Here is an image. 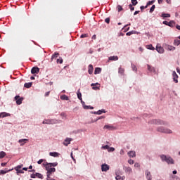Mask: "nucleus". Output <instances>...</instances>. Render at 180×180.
Listing matches in <instances>:
<instances>
[{
  "label": "nucleus",
  "mask_w": 180,
  "mask_h": 180,
  "mask_svg": "<svg viewBox=\"0 0 180 180\" xmlns=\"http://www.w3.org/2000/svg\"><path fill=\"white\" fill-rule=\"evenodd\" d=\"M162 161H165L167 164H174V159L172 158L167 156L165 155H160Z\"/></svg>",
  "instance_id": "obj_1"
},
{
  "label": "nucleus",
  "mask_w": 180,
  "mask_h": 180,
  "mask_svg": "<svg viewBox=\"0 0 180 180\" xmlns=\"http://www.w3.org/2000/svg\"><path fill=\"white\" fill-rule=\"evenodd\" d=\"M150 124H157L158 126L163 125L165 126L167 124L166 122H164L161 120H153L150 122Z\"/></svg>",
  "instance_id": "obj_2"
},
{
  "label": "nucleus",
  "mask_w": 180,
  "mask_h": 180,
  "mask_svg": "<svg viewBox=\"0 0 180 180\" xmlns=\"http://www.w3.org/2000/svg\"><path fill=\"white\" fill-rule=\"evenodd\" d=\"M45 167L46 172V176H51L53 172H56V168L50 167V166L44 165Z\"/></svg>",
  "instance_id": "obj_3"
},
{
  "label": "nucleus",
  "mask_w": 180,
  "mask_h": 180,
  "mask_svg": "<svg viewBox=\"0 0 180 180\" xmlns=\"http://www.w3.org/2000/svg\"><path fill=\"white\" fill-rule=\"evenodd\" d=\"M158 131H159L160 133H165L167 134H171V133H172V131L171 129L165 128L163 127H158Z\"/></svg>",
  "instance_id": "obj_4"
},
{
  "label": "nucleus",
  "mask_w": 180,
  "mask_h": 180,
  "mask_svg": "<svg viewBox=\"0 0 180 180\" xmlns=\"http://www.w3.org/2000/svg\"><path fill=\"white\" fill-rule=\"evenodd\" d=\"M42 123L43 124H56L58 121L57 120H44Z\"/></svg>",
  "instance_id": "obj_5"
},
{
  "label": "nucleus",
  "mask_w": 180,
  "mask_h": 180,
  "mask_svg": "<svg viewBox=\"0 0 180 180\" xmlns=\"http://www.w3.org/2000/svg\"><path fill=\"white\" fill-rule=\"evenodd\" d=\"M22 167H23V165H20L14 167L15 171H17V175H19V174H25V172H23V169H20V168H22Z\"/></svg>",
  "instance_id": "obj_6"
},
{
  "label": "nucleus",
  "mask_w": 180,
  "mask_h": 180,
  "mask_svg": "<svg viewBox=\"0 0 180 180\" xmlns=\"http://www.w3.org/2000/svg\"><path fill=\"white\" fill-rule=\"evenodd\" d=\"M163 25H166V26H169L170 27H174L175 26V22L174 20L172 21H163Z\"/></svg>",
  "instance_id": "obj_7"
},
{
  "label": "nucleus",
  "mask_w": 180,
  "mask_h": 180,
  "mask_svg": "<svg viewBox=\"0 0 180 180\" xmlns=\"http://www.w3.org/2000/svg\"><path fill=\"white\" fill-rule=\"evenodd\" d=\"M91 86H93L92 89H94V91H98V89H101V84L99 83H92L91 84Z\"/></svg>",
  "instance_id": "obj_8"
},
{
  "label": "nucleus",
  "mask_w": 180,
  "mask_h": 180,
  "mask_svg": "<svg viewBox=\"0 0 180 180\" xmlns=\"http://www.w3.org/2000/svg\"><path fill=\"white\" fill-rule=\"evenodd\" d=\"M15 100L16 101L17 105H22V102L23 101V98H20V96H15Z\"/></svg>",
  "instance_id": "obj_9"
},
{
  "label": "nucleus",
  "mask_w": 180,
  "mask_h": 180,
  "mask_svg": "<svg viewBox=\"0 0 180 180\" xmlns=\"http://www.w3.org/2000/svg\"><path fill=\"white\" fill-rule=\"evenodd\" d=\"M172 77H173V81L174 82H175V84H178V75L176 74V72L175 71H174L172 72Z\"/></svg>",
  "instance_id": "obj_10"
},
{
  "label": "nucleus",
  "mask_w": 180,
  "mask_h": 180,
  "mask_svg": "<svg viewBox=\"0 0 180 180\" xmlns=\"http://www.w3.org/2000/svg\"><path fill=\"white\" fill-rule=\"evenodd\" d=\"M43 165H46L47 167H50L51 168V167H57V165H58V162H55L53 163L46 162V163H43Z\"/></svg>",
  "instance_id": "obj_11"
},
{
  "label": "nucleus",
  "mask_w": 180,
  "mask_h": 180,
  "mask_svg": "<svg viewBox=\"0 0 180 180\" xmlns=\"http://www.w3.org/2000/svg\"><path fill=\"white\" fill-rule=\"evenodd\" d=\"M109 168H110L109 165H108L106 164L101 165V171L103 172H106V171H109Z\"/></svg>",
  "instance_id": "obj_12"
},
{
  "label": "nucleus",
  "mask_w": 180,
  "mask_h": 180,
  "mask_svg": "<svg viewBox=\"0 0 180 180\" xmlns=\"http://www.w3.org/2000/svg\"><path fill=\"white\" fill-rule=\"evenodd\" d=\"M72 141V139L71 138H66L63 142L64 146H68V144H71V141Z\"/></svg>",
  "instance_id": "obj_13"
},
{
  "label": "nucleus",
  "mask_w": 180,
  "mask_h": 180,
  "mask_svg": "<svg viewBox=\"0 0 180 180\" xmlns=\"http://www.w3.org/2000/svg\"><path fill=\"white\" fill-rule=\"evenodd\" d=\"M29 141V139H20L18 141V143H20V145L22 146H25V144H26V142Z\"/></svg>",
  "instance_id": "obj_14"
},
{
  "label": "nucleus",
  "mask_w": 180,
  "mask_h": 180,
  "mask_svg": "<svg viewBox=\"0 0 180 180\" xmlns=\"http://www.w3.org/2000/svg\"><path fill=\"white\" fill-rule=\"evenodd\" d=\"M103 129H107L108 130H116V127L112 126V125H105L103 127Z\"/></svg>",
  "instance_id": "obj_15"
},
{
  "label": "nucleus",
  "mask_w": 180,
  "mask_h": 180,
  "mask_svg": "<svg viewBox=\"0 0 180 180\" xmlns=\"http://www.w3.org/2000/svg\"><path fill=\"white\" fill-rule=\"evenodd\" d=\"M124 169L126 174H131V172H133V170L129 167H124Z\"/></svg>",
  "instance_id": "obj_16"
},
{
  "label": "nucleus",
  "mask_w": 180,
  "mask_h": 180,
  "mask_svg": "<svg viewBox=\"0 0 180 180\" xmlns=\"http://www.w3.org/2000/svg\"><path fill=\"white\" fill-rule=\"evenodd\" d=\"M119 60V57L117 56H110L108 58V61H117Z\"/></svg>",
  "instance_id": "obj_17"
},
{
  "label": "nucleus",
  "mask_w": 180,
  "mask_h": 180,
  "mask_svg": "<svg viewBox=\"0 0 180 180\" xmlns=\"http://www.w3.org/2000/svg\"><path fill=\"white\" fill-rule=\"evenodd\" d=\"M156 50L158 52H159L160 54H162L164 53V48L157 45Z\"/></svg>",
  "instance_id": "obj_18"
},
{
  "label": "nucleus",
  "mask_w": 180,
  "mask_h": 180,
  "mask_svg": "<svg viewBox=\"0 0 180 180\" xmlns=\"http://www.w3.org/2000/svg\"><path fill=\"white\" fill-rule=\"evenodd\" d=\"M39 72H40L39 68H32L31 70V74H39Z\"/></svg>",
  "instance_id": "obj_19"
},
{
  "label": "nucleus",
  "mask_w": 180,
  "mask_h": 180,
  "mask_svg": "<svg viewBox=\"0 0 180 180\" xmlns=\"http://www.w3.org/2000/svg\"><path fill=\"white\" fill-rule=\"evenodd\" d=\"M145 174L148 180L151 179V172H150L148 170H146Z\"/></svg>",
  "instance_id": "obj_20"
},
{
  "label": "nucleus",
  "mask_w": 180,
  "mask_h": 180,
  "mask_svg": "<svg viewBox=\"0 0 180 180\" xmlns=\"http://www.w3.org/2000/svg\"><path fill=\"white\" fill-rule=\"evenodd\" d=\"M49 155H51V157H58V155H60V153L57 152H51L49 153Z\"/></svg>",
  "instance_id": "obj_21"
},
{
  "label": "nucleus",
  "mask_w": 180,
  "mask_h": 180,
  "mask_svg": "<svg viewBox=\"0 0 180 180\" xmlns=\"http://www.w3.org/2000/svg\"><path fill=\"white\" fill-rule=\"evenodd\" d=\"M129 157H131L132 158L136 157V152L135 151H129L128 152Z\"/></svg>",
  "instance_id": "obj_22"
},
{
  "label": "nucleus",
  "mask_w": 180,
  "mask_h": 180,
  "mask_svg": "<svg viewBox=\"0 0 180 180\" xmlns=\"http://www.w3.org/2000/svg\"><path fill=\"white\" fill-rule=\"evenodd\" d=\"M58 56H60V53H58V52H55L54 54L52 55L51 56V61H53V60H54V58H57V57H58Z\"/></svg>",
  "instance_id": "obj_23"
},
{
  "label": "nucleus",
  "mask_w": 180,
  "mask_h": 180,
  "mask_svg": "<svg viewBox=\"0 0 180 180\" xmlns=\"http://www.w3.org/2000/svg\"><path fill=\"white\" fill-rule=\"evenodd\" d=\"M167 50H169L170 51H174L175 50V46L167 45L166 46Z\"/></svg>",
  "instance_id": "obj_24"
},
{
  "label": "nucleus",
  "mask_w": 180,
  "mask_h": 180,
  "mask_svg": "<svg viewBox=\"0 0 180 180\" xmlns=\"http://www.w3.org/2000/svg\"><path fill=\"white\" fill-rule=\"evenodd\" d=\"M102 113H106V111L105 110H99L97 112H94V115H102Z\"/></svg>",
  "instance_id": "obj_25"
},
{
  "label": "nucleus",
  "mask_w": 180,
  "mask_h": 180,
  "mask_svg": "<svg viewBox=\"0 0 180 180\" xmlns=\"http://www.w3.org/2000/svg\"><path fill=\"white\" fill-rule=\"evenodd\" d=\"M33 85V82H29V83H25L24 84L25 88H32V86Z\"/></svg>",
  "instance_id": "obj_26"
},
{
  "label": "nucleus",
  "mask_w": 180,
  "mask_h": 180,
  "mask_svg": "<svg viewBox=\"0 0 180 180\" xmlns=\"http://www.w3.org/2000/svg\"><path fill=\"white\" fill-rule=\"evenodd\" d=\"M60 99L62 101H69L70 100V98H68V96L67 95L60 96Z\"/></svg>",
  "instance_id": "obj_27"
},
{
  "label": "nucleus",
  "mask_w": 180,
  "mask_h": 180,
  "mask_svg": "<svg viewBox=\"0 0 180 180\" xmlns=\"http://www.w3.org/2000/svg\"><path fill=\"white\" fill-rule=\"evenodd\" d=\"M7 116H10V115L5 112L0 113V119H1V117H6Z\"/></svg>",
  "instance_id": "obj_28"
},
{
  "label": "nucleus",
  "mask_w": 180,
  "mask_h": 180,
  "mask_svg": "<svg viewBox=\"0 0 180 180\" xmlns=\"http://www.w3.org/2000/svg\"><path fill=\"white\" fill-rule=\"evenodd\" d=\"M77 98L79 101H82V94L79 92V89L77 91Z\"/></svg>",
  "instance_id": "obj_29"
},
{
  "label": "nucleus",
  "mask_w": 180,
  "mask_h": 180,
  "mask_svg": "<svg viewBox=\"0 0 180 180\" xmlns=\"http://www.w3.org/2000/svg\"><path fill=\"white\" fill-rule=\"evenodd\" d=\"M162 18H171V14L163 13H162Z\"/></svg>",
  "instance_id": "obj_30"
},
{
  "label": "nucleus",
  "mask_w": 180,
  "mask_h": 180,
  "mask_svg": "<svg viewBox=\"0 0 180 180\" xmlns=\"http://www.w3.org/2000/svg\"><path fill=\"white\" fill-rule=\"evenodd\" d=\"M180 44V40L179 39H175L174 41V46H179Z\"/></svg>",
  "instance_id": "obj_31"
},
{
  "label": "nucleus",
  "mask_w": 180,
  "mask_h": 180,
  "mask_svg": "<svg viewBox=\"0 0 180 180\" xmlns=\"http://www.w3.org/2000/svg\"><path fill=\"white\" fill-rule=\"evenodd\" d=\"M6 155V153L4 151L0 152V158H4Z\"/></svg>",
  "instance_id": "obj_32"
},
{
  "label": "nucleus",
  "mask_w": 180,
  "mask_h": 180,
  "mask_svg": "<svg viewBox=\"0 0 180 180\" xmlns=\"http://www.w3.org/2000/svg\"><path fill=\"white\" fill-rule=\"evenodd\" d=\"M102 71L101 68H96L94 71V74H99Z\"/></svg>",
  "instance_id": "obj_33"
},
{
  "label": "nucleus",
  "mask_w": 180,
  "mask_h": 180,
  "mask_svg": "<svg viewBox=\"0 0 180 180\" xmlns=\"http://www.w3.org/2000/svg\"><path fill=\"white\" fill-rule=\"evenodd\" d=\"M115 179H116V180H124V176H121L117 175V176L115 177Z\"/></svg>",
  "instance_id": "obj_34"
},
{
  "label": "nucleus",
  "mask_w": 180,
  "mask_h": 180,
  "mask_svg": "<svg viewBox=\"0 0 180 180\" xmlns=\"http://www.w3.org/2000/svg\"><path fill=\"white\" fill-rule=\"evenodd\" d=\"M155 9V5H153L152 7L150 8V13H153L154 12V10Z\"/></svg>",
  "instance_id": "obj_35"
},
{
  "label": "nucleus",
  "mask_w": 180,
  "mask_h": 180,
  "mask_svg": "<svg viewBox=\"0 0 180 180\" xmlns=\"http://www.w3.org/2000/svg\"><path fill=\"white\" fill-rule=\"evenodd\" d=\"M132 6H136V5H137V4H139V2L137 1V0H131V1Z\"/></svg>",
  "instance_id": "obj_36"
},
{
  "label": "nucleus",
  "mask_w": 180,
  "mask_h": 180,
  "mask_svg": "<svg viewBox=\"0 0 180 180\" xmlns=\"http://www.w3.org/2000/svg\"><path fill=\"white\" fill-rule=\"evenodd\" d=\"M63 58H59V59H57L56 63L58 64H63Z\"/></svg>",
  "instance_id": "obj_37"
},
{
  "label": "nucleus",
  "mask_w": 180,
  "mask_h": 180,
  "mask_svg": "<svg viewBox=\"0 0 180 180\" xmlns=\"http://www.w3.org/2000/svg\"><path fill=\"white\" fill-rule=\"evenodd\" d=\"M118 72L119 74H121V75H123V74L124 73V69L120 68Z\"/></svg>",
  "instance_id": "obj_38"
},
{
  "label": "nucleus",
  "mask_w": 180,
  "mask_h": 180,
  "mask_svg": "<svg viewBox=\"0 0 180 180\" xmlns=\"http://www.w3.org/2000/svg\"><path fill=\"white\" fill-rule=\"evenodd\" d=\"M147 49H148V50H155V49L153 47V45H152V44L148 45V46H147Z\"/></svg>",
  "instance_id": "obj_39"
},
{
  "label": "nucleus",
  "mask_w": 180,
  "mask_h": 180,
  "mask_svg": "<svg viewBox=\"0 0 180 180\" xmlns=\"http://www.w3.org/2000/svg\"><path fill=\"white\" fill-rule=\"evenodd\" d=\"M36 175H37V178H39L40 179H43V174H41L40 173H36Z\"/></svg>",
  "instance_id": "obj_40"
},
{
  "label": "nucleus",
  "mask_w": 180,
  "mask_h": 180,
  "mask_svg": "<svg viewBox=\"0 0 180 180\" xmlns=\"http://www.w3.org/2000/svg\"><path fill=\"white\" fill-rule=\"evenodd\" d=\"M154 2H155V0L149 1L147 3V6H150V5H153V4H154Z\"/></svg>",
  "instance_id": "obj_41"
},
{
  "label": "nucleus",
  "mask_w": 180,
  "mask_h": 180,
  "mask_svg": "<svg viewBox=\"0 0 180 180\" xmlns=\"http://www.w3.org/2000/svg\"><path fill=\"white\" fill-rule=\"evenodd\" d=\"M117 11L118 12H121V11H123V8L122 7V6H117Z\"/></svg>",
  "instance_id": "obj_42"
},
{
  "label": "nucleus",
  "mask_w": 180,
  "mask_h": 180,
  "mask_svg": "<svg viewBox=\"0 0 180 180\" xmlns=\"http://www.w3.org/2000/svg\"><path fill=\"white\" fill-rule=\"evenodd\" d=\"M108 151H109V153H113V151H115V148H113V147L110 148L109 147Z\"/></svg>",
  "instance_id": "obj_43"
},
{
  "label": "nucleus",
  "mask_w": 180,
  "mask_h": 180,
  "mask_svg": "<svg viewBox=\"0 0 180 180\" xmlns=\"http://www.w3.org/2000/svg\"><path fill=\"white\" fill-rule=\"evenodd\" d=\"M129 8H130V11H131V12H133V11H134V7H133V5L129 4Z\"/></svg>",
  "instance_id": "obj_44"
},
{
  "label": "nucleus",
  "mask_w": 180,
  "mask_h": 180,
  "mask_svg": "<svg viewBox=\"0 0 180 180\" xmlns=\"http://www.w3.org/2000/svg\"><path fill=\"white\" fill-rule=\"evenodd\" d=\"M81 39H84L85 37H88V34H82L81 36H80Z\"/></svg>",
  "instance_id": "obj_45"
},
{
  "label": "nucleus",
  "mask_w": 180,
  "mask_h": 180,
  "mask_svg": "<svg viewBox=\"0 0 180 180\" xmlns=\"http://www.w3.org/2000/svg\"><path fill=\"white\" fill-rule=\"evenodd\" d=\"M105 23H108V24L110 23V18H105Z\"/></svg>",
  "instance_id": "obj_46"
},
{
  "label": "nucleus",
  "mask_w": 180,
  "mask_h": 180,
  "mask_svg": "<svg viewBox=\"0 0 180 180\" xmlns=\"http://www.w3.org/2000/svg\"><path fill=\"white\" fill-rule=\"evenodd\" d=\"M84 109H94V107L88 106V105H84Z\"/></svg>",
  "instance_id": "obj_47"
},
{
  "label": "nucleus",
  "mask_w": 180,
  "mask_h": 180,
  "mask_svg": "<svg viewBox=\"0 0 180 180\" xmlns=\"http://www.w3.org/2000/svg\"><path fill=\"white\" fill-rule=\"evenodd\" d=\"M6 172H8V171H5V170H1L0 171V175L1 174V175H4V174H6Z\"/></svg>",
  "instance_id": "obj_48"
},
{
  "label": "nucleus",
  "mask_w": 180,
  "mask_h": 180,
  "mask_svg": "<svg viewBox=\"0 0 180 180\" xmlns=\"http://www.w3.org/2000/svg\"><path fill=\"white\" fill-rule=\"evenodd\" d=\"M128 162H129V164H130L131 165H133V164H134V160H128Z\"/></svg>",
  "instance_id": "obj_49"
},
{
  "label": "nucleus",
  "mask_w": 180,
  "mask_h": 180,
  "mask_svg": "<svg viewBox=\"0 0 180 180\" xmlns=\"http://www.w3.org/2000/svg\"><path fill=\"white\" fill-rule=\"evenodd\" d=\"M133 34V31H130L126 34V36H131Z\"/></svg>",
  "instance_id": "obj_50"
},
{
  "label": "nucleus",
  "mask_w": 180,
  "mask_h": 180,
  "mask_svg": "<svg viewBox=\"0 0 180 180\" xmlns=\"http://www.w3.org/2000/svg\"><path fill=\"white\" fill-rule=\"evenodd\" d=\"M120 154V155H124V150L123 149H121Z\"/></svg>",
  "instance_id": "obj_51"
},
{
  "label": "nucleus",
  "mask_w": 180,
  "mask_h": 180,
  "mask_svg": "<svg viewBox=\"0 0 180 180\" xmlns=\"http://www.w3.org/2000/svg\"><path fill=\"white\" fill-rule=\"evenodd\" d=\"M94 72V68L89 69V74H92Z\"/></svg>",
  "instance_id": "obj_52"
},
{
  "label": "nucleus",
  "mask_w": 180,
  "mask_h": 180,
  "mask_svg": "<svg viewBox=\"0 0 180 180\" xmlns=\"http://www.w3.org/2000/svg\"><path fill=\"white\" fill-rule=\"evenodd\" d=\"M103 148H104V150H109V146L105 145V146H103Z\"/></svg>",
  "instance_id": "obj_53"
},
{
  "label": "nucleus",
  "mask_w": 180,
  "mask_h": 180,
  "mask_svg": "<svg viewBox=\"0 0 180 180\" xmlns=\"http://www.w3.org/2000/svg\"><path fill=\"white\" fill-rule=\"evenodd\" d=\"M134 167H135L136 168H140V164H139V163H135V164H134Z\"/></svg>",
  "instance_id": "obj_54"
},
{
  "label": "nucleus",
  "mask_w": 180,
  "mask_h": 180,
  "mask_svg": "<svg viewBox=\"0 0 180 180\" xmlns=\"http://www.w3.org/2000/svg\"><path fill=\"white\" fill-rule=\"evenodd\" d=\"M44 160L43 159H40L38 162L37 164H41Z\"/></svg>",
  "instance_id": "obj_55"
},
{
  "label": "nucleus",
  "mask_w": 180,
  "mask_h": 180,
  "mask_svg": "<svg viewBox=\"0 0 180 180\" xmlns=\"http://www.w3.org/2000/svg\"><path fill=\"white\" fill-rule=\"evenodd\" d=\"M148 70L150 71V72H155L154 68H149Z\"/></svg>",
  "instance_id": "obj_56"
},
{
  "label": "nucleus",
  "mask_w": 180,
  "mask_h": 180,
  "mask_svg": "<svg viewBox=\"0 0 180 180\" xmlns=\"http://www.w3.org/2000/svg\"><path fill=\"white\" fill-rule=\"evenodd\" d=\"M46 180H54V179L51 178L50 176H47Z\"/></svg>",
  "instance_id": "obj_57"
},
{
  "label": "nucleus",
  "mask_w": 180,
  "mask_h": 180,
  "mask_svg": "<svg viewBox=\"0 0 180 180\" xmlns=\"http://www.w3.org/2000/svg\"><path fill=\"white\" fill-rule=\"evenodd\" d=\"M140 9H141V11L143 12V11H144V9H146V8H145L144 6H141L140 7Z\"/></svg>",
  "instance_id": "obj_58"
},
{
  "label": "nucleus",
  "mask_w": 180,
  "mask_h": 180,
  "mask_svg": "<svg viewBox=\"0 0 180 180\" xmlns=\"http://www.w3.org/2000/svg\"><path fill=\"white\" fill-rule=\"evenodd\" d=\"M36 176H37L36 174H31V178H36Z\"/></svg>",
  "instance_id": "obj_59"
},
{
  "label": "nucleus",
  "mask_w": 180,
  "mask_h": 180,
  "mask_svg": "<svg viewBox=\"0 0 180 180\" xmlns=\"http://www.w3.org/2000/svg\"><path fill=\"white\" fill-rule=\"evenodd\" d=\"M163 1L164 0H158L159 5H161V4H162Z\"/></svg>",
  "instance_id": "obj_60"
},
{
  "label": "nucleus",
  "mask_w": 180,
  "mask_h": 180,
  "mask_svg": "<svg viewBox=\"0 0 180 180\" xmlns=\"http://www.w3.org/2000/svg\"><path fill=\"white\" fill-rule=\"evenodd\" d=\"M91 39L93 40H96V34L93 35Z\"/></svg>",
  "instance_id": "obj_61"
},
{
  "label": "nucleus",
  "mask_w": 180,
  "mask_h": 180,
  "mask_svg": "<svg viewBox=\"0 0 180 180\" xmlns=\"http://www.w3.org/2000/svg\"><path fill=\"white\" fill-rule=\"evenodd\" d=\"M6 162H3V163H1V167H5V166H6Z\"/></svg>",
  "instance_id": "obj_62"
},
{
  "label": "nucleus",
  "mask_w": 180,
  "mask_h": 180,
  "mask_svg": "<svg viewBox=\"0 0 180 180\" xmlns=\"http://www.w3.org/2000/svg\"><path fill=\"white\" fill-rule=\"evenodd\" d=\"M60 116H63V117H66L65 113H64V112H62L60 114Z\"/></svg>",
  "instance_id": "obj_63"
},
{
  "label": "nucleus",
  "mask_w": 180,
  "mask_h": 180,
  "mask_svg": "<svg viewBox=\"0 0 180 180\" xmlns=\"http://www.w3.org/2000/svg\"><path fill=\"white\" fill-rule=\"evenodd\" d=\"M176 27L178 30H180V25H176Z\"/></svg>",
  "instance_id": "obj_64"
}]
</instances>
